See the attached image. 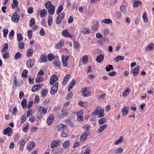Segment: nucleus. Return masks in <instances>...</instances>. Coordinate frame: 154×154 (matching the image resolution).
<instances>
[{
    "label": "nucleus",
    "mask_w": 154,
    "mask_h": 154,
    "mask_svg": "<svg viewBox=\"0 0 154 154\" xmlns=\"http://www.w3.org/2000/svg\"><path fill=\"white\" fill-rule=\"evenodd\" d=\"M104 55L103 54H100L97 56L96 58V60L98 63H100L104 59Z\"/></svg>",
    "instance_id": "f8f14e48"
},
{
    "label": "nucleus",
    "mask_w": 154,
    "mask_h": 154,
    "mask_svg": "<svg viewBox=\"0 0 154 154\" xmlns=\"http://www.w3.org/2000/svg\"><path fill=\"white\" fill-rule=\"evenodd\" d=\"M54 119V117L53 115H51L47 119V123L49 125L51 124Z\"/></svg>",
    "instance_id": "9b49d317"
},
{
    "label": "nucleus",
    "mask_w": 154,
    "mask_h": 154,
    "mask_svg": "<svg viewBox=\"0 0 154 154\" xmlns=\"http://www.w3.org/2000/svg\"><path fill=\"white\" fill-rule=\"evenodd\" d=\"M142 4V2L139 1H137L134 2L133 4V6L134 7H137L139 5Z\"/></svg>",
    "instance_id": "bb28decb"
},
{
    "label": "nucleus",
    "mask_w": 154,
    "mask_h": 154,
    "mask_svg": "<svg viewBox=\"0 0 154 154\" xmlns=\"http://www.w3.org/2000/svg\"><path fill=\"white\" fill-rule=\"evenodd\" d=\"M69 56H62V61L63 65L64 67H66L68 63V60Z\"/></svg>",
    "instance_id": "7ed1b4c3"
},
{
    "label": "nucleus",
    "mask_w": 154,
    "mask_h": 154,
    "mask_svg": "<svg viewBox=\"0 0 154 154\" xmlns=\"http://www.w3.org/2000/svg\"><path fill=\"white\" fill-rule=\"evenodd\" d=\"M58 78L55 75H53L50 78V84L53 85L57 80Z\"/></svg>",
    "instance_id": "1a4fd4ad"
},
{
    "label": "nucleus",
    "mask_w": 154,
    "mask_h": 154,
    "mask_svg": "<svg viewBox=\"0 0 154 154\" xmlns=\"http://www.w3.org/2000/svg\"><path fill=\"white\" fill-rule=\"evenodd\" d=\"M60 140H56L53 141L51 143V148L52 149L54 148L59 145L60 143Z\"/></svg>",
    "instance_id": "20e7f679"
},
{
    "label": "nucleus",
    "mask_w": 154,
    "mask_h": 154,
    "mask_svg": "<svg viewBox=\"0 0 154 154\" xmlns=\"http://www.w3.org/2000/svg\"><path fill=\"white\" fill-rule=\"evenodd\" d=\"M48 92V90L44 89H42V95L43 97L45 96Z\"/></svg>",
    "instance_id": "3c124183"
},
{
    "label": "nucleus",
    "mask_w": 154,
    "mask_h": 154,
    "mask_svg": "<svg viewBox=\"0 0 154 154\" xmlns=\"http://www.w3.org/2000/svg\"><path fill=\"white\" fill-rule=\"evenodd\" d=\"M70 76V75H67L65 76L63 82V84L65 85L66 83L69 80V78Z\"/></svg>",
    "instance_id": "412c9836"
},
{
    "label": "nucleus",
    "mask_w": 154,
    "mask_h": 154,
    "mask_svg": "<svg viewBox=\"0 0 154 154\" xmlns=\"http://www.w3.org/2000/svg\"><path fill=\"white\" fill-rule=\"evenodd\" d=\"M54 58V55L52 54H50L48 55V59L49 61L52 60Z\"/></svg>",
    "instance_id": "37998d69"
},
{
    "label": "nucleus",
    "mask_w": 154,
    "mask_h": 154,
    "mask_svg": "<svg viewBox=\"0 0 154 154\" xmlns=\"http://www.w3.org/2000/svg\"><path fill=\"white\" fill-rule=\"evenodd\" d=\"M45 33V32L43 30V28H41V29L39 32V34L40 35L42 36H44Z\"/></svg>",
    "instance_id": "69168bd1"
},
{
    "label": "nucleus",
    "mask_w": 154,
    "mask_h": 154,
    "mask_svg": "<svg viewBox=\"0 0 154 154\" xmlns=\"http://www.w3.org/2000/svg\"><path fill=\"white\" fill-rule=\"evenodd\" d=\"M43 78L41 77H39L38 78H37L36 79L35 81L36 82L38 83L42 82L43 80Z\"/></svg>",
    "instance_id": "5fc2aeb1"
},
{
    "label": "nucleus",
    "mask_w": 154,
    "mask_h": 154,
    "mask_svg": "<svg viewBox=\"0 0 154 154\" xmlns=\"http://www.w3.org/2000/svg\"><path fill=\"white\" fill-rule=\"evenodd\" d=\"M63 43L62 42H59L57 43V48L59 49L61 48L63 45Z\"/></svg>",
    "instance_id": "13d9d810"
},
{
    "label": "nucleus",
    "mask_w": 154,
    "mask_h": 154,
    "mask_svg": "<svg viewBox=\"0 0 154 154\" xmlns=\"http://www.w3.org/2000/svg\"><path fill=\"white\" fill-rule=\"evenodd\" d=\"M125 57L123 56L118 55L115 58L114 60L116 62H117L119 60H124Z\"/></svg>",
    "instance_id": "b1692460"
},
{
    "label": "nucleus",
    "mask_w": 154,
    "mask_h": 154,
    "mask_svg": "<svg viewBox=\"0 0 154 154\" xmlns=\"http://www.w3.org/2000/svg\"><path fill=\"white\" fill-rule=\"evenodd\" d=\"M106 122V119L104 118L100 119L99 121V123L101 125L105 123Z\"/></svg>",
    "instance_id": "ea45409f"
},
{
    "label": "nucleus",
    "mask_w": 154,
    "mask_h": 154,
    "mask_svg": "<svg viewBox=\"0 0 154 154\" xmlns=\"http://www.w3.org/2000/svg\"><path fill=\"white\" fill-rule=\"evenodd\" d=\"M39 112H40V113L42 114L45 115L47 112L46 109L43 106H39Z\"/></svg>",
    "instance_id": "2eb2a0df"
},
{
    "label": "nucleus",
    "mask_w": 154,
    "mask_h": 154,
    "mask_svg": "<svg viewBox=\"0 0 154 154\" xmlns=\"http://www.w3.org/2000/svg\"><path fill=\"white\" fill-rule=\"evenodd\" d=\"M122 112L123 113L122 116L126 115L129 112V106H125L122 109Z\"/></svg>",
    "instance_id": "0eeeda50"
},
{
    "label": "nucleus",
    "mask_w": 154,
    "mask_h": 154,
    "mask_svg": "<svg viewBox=\"0 0 154 154\" xmlns=\"http://www.w3.org/2000/svg\"><path fill=\"white\" fill-rule=\"evenodd\" d=\"M120 10L124 14L126 13V9L125 7L124 6H121L120 7Z\"/></svg>",
    "instance_id": "49530a36"
},
{
    "label": "nucleus",
    "mask_w": 154,
    "mask_h": 154,
    "mask_svg": "<svg viewBox=\"0 0 154 154\" xmlns=\"http://www.w3.org/2000/svg\"><path fill=\"white\" fill-rule=\"evenodd\" d=\"M75 81L74 79H73L71 82L69 83V86L70 87H72V88H73V87L75 86Z\"/></svg>",
    "instance_id": "864d4df0"
},
{
    "label": "nucleus",
    "mask_w": 154,
    "mask_h": 154,
    "mask_svg": "<svg viewBox=\"0 0 154 154\" xmlns=\"http://www.w3.org/2000/svg\"><path fill=\"white\" fill-rule=\"evenodd\" d=\"M153 46L154 45L153 43H151L148 47L146 48L145 50L146 51H149L152 50H153Z\"/></svg>",
    "instance_id": "c85d7f7f"
},
{
    "label": "nucleus",
    "mask_w": 154,
    "mask_h": 154,
    "mask_svg": "<svg viewBox=\"0 0 154 154\" xmlns=\"http://www.w3.org/2000/svg\"><path fill=\"white\" fill-rule=\"evenodd\" d=\"M65 16V13L63 12L57 16L56 20V23L57 24H58L60 23L61 20L63 19Z\"/></svg>",
    "instance_id": "f257e3e1"
},
{
    "label": "nucleus",
    "mask_w": 154,
    "mask_h": 154,
    "mask_svg": "<svg viewBox=\"0 0 154 154\" xmlns=\"http://www.w3.org/2000/svg\"><path fill=\"white\" fill-rule=\"evenodd\" d=\"M19 17L17 12H15L12 15L11 19L13 22L17 23L19 20Z\"/></svg>",
    "instance_id": "423d86ee"
},
{
    "label": "nucleus",
    "mask_w": 154,
    "mask_h": 154,
    "mask_svg": "<svg viewBox=\"0 0 154 154\" xmlns=\"http://www.w3.org/2000/svg\"><path fill=\"white\" fill-rule=\"evenodd\" d=\"M13 83H14V86L15 88H16L17 86V78L16 76H14V77Z\"/></svg>",
    "instance_id": "f704fd0d"
},
{
    "label": "nucleus",
    "mask_w": 154,
    "mask_h": 154,
    "mask_svg": "<svg viewBox=\"0 0 154 154\" xmlns=\"http://www.w3.org/2000/svg\"><path fill=\"white\" fill-rule=\"evenodd\" d=\"M12 129L9 127H8L6 128L4 130V134H8V136H9L10 134H12Z\"/></svg>",
    "instance_id": "9d476101"
},
{
    "label": "nucleus",
    "mask_w": 154,
    "mask_h": 154,
    "mask_svg": "<svg viewBox=\"0 0 154 154\" xmlns=\"http://www.w3.org/2000/svg\"><path fill=\"white\" fill-rule=\"evenodd\" d=\"M58 84L57 83H55L51 88L50 93L52 94H55L58 90Z\"/></svg>",
    "instance_id": "39448f33"
},
{
    "label": "nucleus",
    "mask_w": 154,
    "mask_h": 154,
    "mask_svg": "<svg viewBox=\"0 0 154 154\" xmlns=\"http://www.w3.org/2000/svg\"><path fill=\"white\" fill-rule=\"evenodd\" d=\"M107 127L106 124H105L100 127L98 129V131L99 133L102 132Z\"/></svg>",
    "instance_id": "5701e85b"
},
{
    "label": "nucleus",
    "mask_w": 154,
    "mask_h": 154,
    "mask_svg": "<svg viewBox=\"0 0 154 154\" xmlns=\"http://www.w3.org/2000/svg\"><path fill=\"white\" fill-rule=\"evenodd\" d=\"M105 69L107 72H109L111 70L113 69V66L112 65H108L105 67Z\"/></svg>",
    "instance_id": "a878e982"
},
{
    "label": "nucleus",
    "mask_w": 154,
    "mask_h": 154,
    "mask_svg": "<svg viewBox=\"0 0 154 154\" xmlns=\"http://www.w3.org/2000/svg\"><path fill=\"white\" fill-rule=\"evenodd\" d=\"M24 43L23 42H21L19 44L18 47L20 49H23L24 48Z\"/></svg>",
    "instance_id": "680f3d73"
},
{
    "label": "nucleus",
    "mask_w": 154,
    "mask_h": 154,
    "mask_svg": "<svg viewBox=\"0 0 154 154\" xmlns=\"http://www.w3.org/2000/svg\"><path fill=\"white\" fill-rule=\"evenodd\" d=\"M14 32L13 30H12L9 34V37L12 38L14 36Z\"/></svg>",
    "instance_id": "052dcab7"
},
{
    "label": "nucleus",
    "mask_w": 154,
    "mask_h": 154,
    "mask_svg": "<svg viewBox=\"0 0 154 154\" xmlns=\"http://www.w3.org/2000/svg\"><path fill=\"white\" fill-rule=\"evenodd\" d=\"M54 63L55 66L58 67H60L61 66V63L60 62L54 60Z\"/></svg>",
    "instance_id": "8fccbe9b"
},
{
    "label": "nucleus",
    "mask_w": 154,
    "mask_h": 154,
    "mask_svg": "<svg viewBox=\"0 0 154 154\" xmlns=\"http://www.w3.org/2000/svg\"><path fill=\"white\" fill-rule=\"evenodd\" d=\"M47 11L45 9L41 11H40V16L41 17H45L47 15Z\"/></svg>",
    "instance_id": "4be33fe9"
},
{
    "label": "nucleus",
    "mask_w": 154,
    "mask_h": 154,
    "mask_svg": "<svg viewBox=\"0 0 154 154\" xmlns=\"http://www.w3.org/2000/svg\"><path fill=\"white\" fill-rule=\"evenodd\" d=\"M28 36L29 39H31L32 37V31L31 30H29L28 31Z\"/></svg>",
    "instance_id": "6e6d98bb"
},
{
    "label": "nucleus",
    "mask_w": 154,
    "mask_h": 154,
    "mask_svg": "<svg viewBox=\"0 0 154 154\" xmlns=\"http://www.w3.org/2000/svg\"><path fill=\"white\" fill-rule=\"evenodd\" d=\"M63 35L66 37L72 38L71 36L69 34L68 30L67 29L64 30L62 32Z\"/></svg>",
    "instance_id": "ddd939ff"
},
{
    "label": "nucleus",
    "mask_w": 154,
    "mask_h": 154,
    "mask_svg": "<svg viewBox=\"0 0 154 154\" xmlns=\"http://www.w3.org/2000/svg\"><path fill=\"white\" fill-rule=\"evenodd\" d=\"M28 73V70H24L22 73V77L26 78Z\"/></svg>",
    "instance_id": "603ef678"
},
{
    "label": "nucleus",
    "mask_w": 154,
    "mask_h": 154,
    "mask_svg": "<svg viewBox=\"0 0 154 154\" xmlns=\"http://www.w3.org/2000/svg\"><path fill=\"white\" fill-rule=\"evenodd\" d=\"M62 113L60 115L59 118L61 119H62L64 117H66L68 115V113L67 111L65 110H62Z\"/></svg>",
    "instance_id": "dca6fc26"
},
{
    "label": "nucleus",
    "mask_w": 154,
    "mask_h": 154,
    "mask_svg": "<svg viewBox=\"0 0 154 154\" xmlns=\"http://www.w3.org/2000/svg\"><path fill=\"white\" fill-rule=\"evenodd\" d=\"M66 125H64L62 124H60L58 126V130H61L62 129H63L64 128L66 127Z\"/></svg>",
    "instance_id": "4c0bfd02"
},
{
    "label": "nucleus",
    "mask_w": 154,
    "mask_h": 154,
    "mask_svg": "<svg viewBox=\"0 0 154 154\" xmlns=\"http://www.w3.org/2000/svg\"><path fill=\"white\" fill-rule=\"evenodd\" d=\"M89 132L88 131H86L80 137V139L81 140L84 141L85 140L87 137L89 135Z\"/></svg>",
    "instance_id": "6e6552de"
},
{
    "label": "nucleus",
    "mask_w": 154,
    "mask_h": 154,
    "mask_svg": "<svg viewBox=\"0 0 154 154\" xmlns=\"http://www.w3.org/2000/svg\"><path fill=\"white\" fill-rule=\"evenodd\" d=\"M63 6L62 5H61L58 8V9L56 11V14H58L60 13L63 10Z\"/></svg>",
    "instance_id": "09e8293b"
},
{
    "label": "nucleus",
    "mask_w": 154,
    "mask_h": 154,
    "mask_svg": "<svg viewBox=\"0 0 154 154\" xmlns=\"http://www.w3.org/2000/svg\"><path fill=\"white\" fill-rule=\"evenodd\" d=\"M33 53V51L32 49H29L27 50V55L28 57L31 56Z\"/></svg>",
    "instance_id": "72a5a7b5"
},
{
    "label": "nucleus",
    "mask_w": 154,
    "mask_h": 154,
    "mask_svg": "<svg viewBox=\"0 0 154 154\" xmlns=\"http://www.w3.org/2000/svg\"><path fill=\"white\" fill-rule=\"evenodd\" d=\"M40 58L42 62H45L47 60V57L45 55L42 54Z\"/></svg>",
    "instance_id": "473e14b6"
},
{
    "label": "nucleus",
    "mask_w": 154,
    "mask_h": 154,
    "mask_svg": "<svg viewBox=\"0 0 154 154\" xmlns=\"http://www.w3.org/2000/svg\"><path fill=\"white\" fill-rule=\"evenodd\" d=\"M52 5H51V2L50 1H48L46 2L45 6L46 8H48L51 7Z\"/></svg>",
    "instance_id": "58836bf2"
},
{
    "label": "nucleus",
    "mask_w": 154,
    "mask_h": 154,
    "mask_svg": "<svg viewBox=\"0 0 154 154\" xmlns=\"http://www.w3.org/2000/svg\"><path fill=\"white\" fill-rule=\"evenodd\" d=\"M123 151V149L121 148H118L116 150H114V151L116 153H121Z\"/></svg>",
    "instance_id": "de8ad7c7"
},
{
    "label": "nucleus",
    "mask_w": 154,
    "mask_h": 154,
    "mask_svg": "<svg viewBox=\"0 0 154 154\" xmlns=\"http://www.w3.org/2000/svg\"><path fill=\"white\" fill-rule=\"evenodd\" d=\"M23 37L22 36V34L21 33H18L17 34V38L19 42H20L21 41L23 40Z\"/></svg>",
    "instance_id": "7c9ffc66"
},
{
    "label": "nucleus",
    "mask_w": 154,
    "mask_h": 154,
    "mask_svg": "<svg viewBox=\"0 0 154 154\" xmlns=\"http://www.w3.org/2000/svg\"><path fill=\"white\" fill-rule=\"evenodd\" d=\"M74 47L75 49H79V45L77 42H75L74 43Z\"/></svg>",
    "instance_id": "e2e57ef3"
},
{
    "label": "nucleus",
    "mask_w": 154,
    "mask_h": 154,
    "mask_svg": "<svg viewBox=\"0 0 154 154\" xmlns=\"http://www.w3.org/2000/svg\"><path fill=\"white\" fill-rule=\"evenodd\" d=\"M70 142L69 140L64 142L63 144V146L64 148L66 149L68 147L69 144Z\"/></svg>",
    "instance_id": "cd10ccee"
},
{
    "label": "nucleus",
    "mask_w": 154,
    "mask_h": 154,
    "mask_svg": "<svg viewBox=\"0 0 154 154\" xmlns=\"http://www.w3.org/2000/svg\"><path fill=\"white\" fill-rule=\"evenodd\" d=\"M83 62L84 64H86L88 62V57L87 55H85L83 57Z\"/></svg>",
    "instance_id": "79ce46f5"
},
{
    "label": "nucleus",
    "mask_w": 154,
    "mask_h": 154,
    "mask_svg": "<svg viewBox=\"0 0 154 154\" xmlns=\"http://www.w3.org/2000/svg\"><path fill=\"white\" fill-rule=\"evenodd\" d=\"M82 95L84 97H87L89 96L91 94V92L87 91V88L85 87L83 88L82 91Z\"/></svg>",
    "instance_id": "f03ea898"
},
{
    "label": "nucleus",
    "mask_w": 154,
    "mask_h": 154,
    "mask_svg": "<svg viewBox=\"0 0 154 154\" xmlns=\"http://www.w3.org/2000/svg\"><path fill=\"white\" fill-rule=\"evenodd\" d=\"M27 101L25 99H23L21 103L23 109H25L26 107Z\"/></svg>",
    "instance_id": "2f4dec72"
},
{
    "label": "nucleus",
    "mask_w": 154,
    "mask_h": 154,
    "mask_svg": "<svg viewBox=\"0 0 154 154\" xmlns=\"http://www.w3.org/2000/svg\"><path fill=\"white\" fill-rule=\"evenodd\" d=\"M52 22V17L50 15L48 16V24L50 26Z\"/></svg>",
    "instance_id": "c03bdc74"
},
{
    "label": "nucleus",
    "mask_w": 154,
    "mask_h": 154,
    "mask_svg": "<svg viewBox=\"0 0 154 154\" xmlns=\"http://www.w3.org/2000/svg\"><path fill=\"white\" fill-rule=\"evenodd\" d=\"M143 18V21L144 22L147 23L148 22L147 18L146 17V12L143 13L142 16Z\"/></svg>",
    "instance_id": "e433bc0d"
},
{
    "label": "nucleus",
    "mask_w": 154,
    "mask_h": 154,
    "mask_svg": "<svg viewBox=\"0 0 154 154\" xmlns=\"http://www.w3.org/2000/svg\"><path fill=\"white\" fill-rule=\"evenodd\" d=\"M73 93L72 92H70L69 94L67 95L66 97V100H69L70 99L72 96Z\"/></svg>",
    "instance_id": "0e129e2a"
},
{
    "label": "nucleus",
    "mask_w": 154,
    "mask_h": 154,
    "mask_svg": "<svg viewBox=\"0 0 154 154\" xmlns=\"http://www.w3.org/2000/svg\"><path fill=\"white\" fill-rule=\"evenodd\" d=\"M130 91L129 89L126 90L123 94V96L124 97L126 96L129 94Z\"/></svg>",
    "instance_id": "338daca9"
},
{
    "label": "nucleus",
    "mask_w": 154,
    "mask_h": 154,
    "mask_svg": "<svg viewBox=\"0 0 154 154\" xmlns=\"http://www.w3.org/2000/svg\"><path fill=\"white\" fill-rule=\"evenodd\" d=\"M22 54H20L19 52H17L15 55V58L16 59L20 58L22 57Z\"/></svg>",
    "instance_id": "c9c22d12"
},
{
    "label": "nucleus",
    "mask_w": 154,
    "mask_h": 154,
    "mask_svg": "<svg viewBox=\"0 0 154 154\" xmlns=\"http://www.w3.org/2000/svg\"><path fill=\"white\" fill-rule=\"evenodd\" d=\"M104 115V111L103 109H100V110H98V117L99 118L103 117Z\"/></svg>",
    "instance_id": "6ab92c4d"
},
{
    "label": "nucleus",
    "mask_w": 154,
    "mask_h": 154,
    "mask_svg": "<svg viewBox=\"0 0 154 154\" xmlns=\"http://www.w3.org/2000/svg\"><path fill=\"white\" fill-rule=\"evenodd\" d=\"M123 141V137L122 136L120 137L119 139L116 140L115 143V145H118V144L122 143Z\"/></svg>",
    "instance_id": "c756f323"
},
{
    "label": "nucleus",
    "mask_w": 154,
    "mask_h": 154,
    "mask_svg": "<svg viewBox=\"0 0 154 154\" xmlns=\"http://www.w3.org/2000/svg\"><path fill=\"white\" fill-rule=\"evenodd\" d=\"M139 69L140 66H137L133 70L132 72L134 75H136L139 74Z\"/></svg>",
    "instance_id": "f3484780"
},
{
    "label": "nucleus",
    "mask_w": 154,
    "mask_h": 154,
    "mask_svg": "<svg viewBox=\"0 0 154 154\" xmlns=\"http://www.w3.org/2000/svg\"><path fill=\"white\" fill-rule=\"evenodd\" d=\"M102 22L103 23L106 24L111 23H112L111 20L108 18H107L103 20Z\"/></svg>",
    "instance_id": "393cba45"
},
{
    "label": "nucleus",
    "mask_w": 154,
    "mask_h": 154,
    "mask_svg": "<svg viewBox=\"0 0 154 154\" xmlns=\"http://www.w3.org/2000/svg\"><path fill=\"white\" fill-rule=\"evenodd\" d=\"M35 20L34 18H32L30 20V23L29 24V26L32 27V26L35 24Z\"/></svg>",
    "instance_id": "4d7b16f0"
},
{
    "label": "nucleus",
    "mask_w": 154,
    "mask_h": 154,
    "mask_svg": "<svg viewBox=\"0 0 154 154\" xmlns=\"http://www.w3.org/2000/svg\"><path fill=\"white\" fill-rule=\"evenodd\" d=\"M25 144V141L24 140H21L20 141V147H22Z\"/></svg>",
    "instance_id": "bf43d9fd"
},
{
    "label": "nucleus",
    "mask_w": 154,
    "mask_h": 154,
    "mask_svg": "<svg viewBox=\"0 0 154 154\" xmlns=\"http://www.w3.org/2000/svg\"><path fill=\"white\" fill-rule=\"evenodd\" d=\"M8 47V44L7 43H5L4 45V47L2 50V52H4L6 51Z\"/></svg>",
    "instance_id": "a18cd8bd"
},
{
    "label": "nucleus",
    "mask_w": 154,
    "mask_h": 154,
    "mask_svg": "<svg viewBox=\"0 0 154 154\" xmlns=\"http://www.w3.org/2000/svg\"><path fill=\"white\" fill-rule=\"evenodd\" d=\"M35 63V61L34 60H32V59H30L27 61L26 64L27 66L29 68H31L32 67Z\"/></svg>",
    "instance_id": "4468645a"
},
{
    "label": "nucleus",
    "mask_w": 154,
    "mask_h": 154,
    "mask_svg": "<svg viewBox=\"0 0 154 154\" xmlns=\"http://www.w3.org/2000/svg\"><path fill=\"white\" fill-rule=\"evenodd\" d=\"M48 8V13L51 15H53L54 12V5H52Z\"/></svg>",
    "instance_id": "aec40b11"
},
{
    "label": "nucleus",
    "mask_w": 154,
    "mask_h": 154,
    "mask_svg": "<svg viewBox=\"0 0 154 154\" xmlns=\"http://www.w3.org/2000/svg\"><path fill=\"white\" fill-rule=\"evenodd\" d=\"M33 8L32 7H29L27 10V12L29 13L32 14L33 12Z\"/></svg>",
    "instance_id": "774afa93"
},
{
    "label": "nucleus",
    "mask_w": 154,
    "mask_h": 154,
    "mask_svg": "<svg viewBox=\"0 0 154 154\" xmlns=\"http://www.w3.org/2000/svg\"><path fill=\"white\" fill-rule=\"evenodd\" d=\"M81 32L83 34L85 33H89L90 32V30L87 28H83L80 30Z\"/></svg>",
    "instance_id": "a211bd4d"
},
{
    "label": "nucleus",
    "mask_w": 154,
    "mask_h": 154,
    "mask_svg": "<svg viewBox=\"0 0 154 154\" xmlns=\"http://www.w3.org/2000/svg\"><path fill=\"white\" fill-rule=\"evenodd\" d=\"M13 4H12V6L13 8H14V7H17L18 5V3L17 1V0H13Z\"/></svg>",
    "instance_id": "a19ab883"
}]
</instances>
